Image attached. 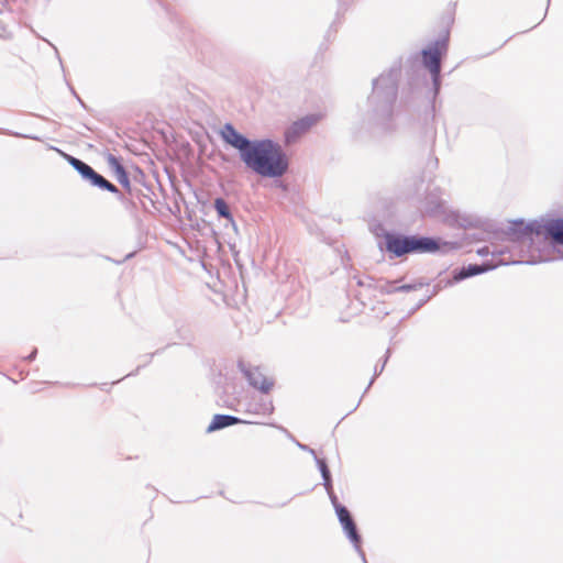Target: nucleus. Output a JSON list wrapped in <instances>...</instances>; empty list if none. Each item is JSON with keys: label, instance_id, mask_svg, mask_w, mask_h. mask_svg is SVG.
Returning a JSON list of instances; mask_svg holds the SVG:
<instances>
[{"label": "nucleus", "instance_id": "nucleus-1", "mask_svg": "<svg viewBox=\"0 0 563 563\" xmlns=\"http://www.w3.org/2000/svg\"><path fill=\"white\" fill-rule=\"evenodd\" d=\"M222 140L240 152L242 162L262 177L278 178L288 169V157L280 144L269 139L251 141L231 123L220 131Z\"/></svg>", "mask_w": 563, "mask_h": 563}, {"label": "nucleus", "instance_id": "nucleus-2", "mask_svg": "<svg viewBox=\"0 0 563 563\" xmlns=\"http://www.w3.org/2000/svg\"><path fill=\"white\" fill-rule=\"evenodd\" d=\"M398 70L389 69L373 82V91L368 97L372 118L385 130L393 129L394 103L397 97Z\"/></svg>", "mask_w": 563, "mask_h": 563}, {"label": "nucleus", "instance_id": "nucleus-3", "mask_svg": "<svg viewBox=\"0 0 563 563\" xmlns=\"http://www.w3.org/2000/svg\"><path fill=\"white\" fill-rule=\"evenodd\" d=\"M508 234L514 241L531 243L533 235H544L551 238L553 242L563 244V219L551 220L545 224L529 223L525 224L522 220L512 222Z\"/></svg>", "mask_w": 563, "mask_h": 563}, {"label": "nucleus", "instance_id": "nucleus-4", "mask_svg": "<svg viewBox=\"0 0 563 563\" xmlns=\"http://www.w3.org/2000/svg\"><path fill=\"white\" fill-rule=\"evenodd\" d=\"M384 239L385 250L396 257L408 253H430L439 249L437 241L430 238L406 236L387 232Z\"/></svg>", "mask_w": 563, "mask_h": 563}, {"label": "nucleus", "instance_id": "nucleus-5", "mask_svg": "<svg viewBox=\"0 0 563 563\" xmlns=\"http://www.w3.org/2000/svg\"><path fill=\"white\" fill-rule=\"evenodd\" d=\"M63 156L66 161L81 175V177L87 180L91 186L98 187L100 189L110 191L112 194H118V188L108 181L103 176L98 174L91 166L84 163L82 161L63 153Z\"/></svg>", "mask_w": 563, "mask_h": 563}, {"label": "nucleus", "instance_id": "nucleus-6", "mask_svg": "<svg viewBox=\"0 0 563 563\" xmlns=\"http://www.w3.org/2000/svg\"><path fill=\"white\" fill-rule=\"evenodd\" d=\"M446 47V40L437 41L433 46L422 51V63L429 69L435 92L440 88L441 51Z\"/></svg>", "mask_w": 563, "mask_h": 563}, {"label": "nucleus", "instance_id": "nucleus-7", "mask_svg": "<svg viewBox=\"0 0 563 563\" xmlns=\"http://www.w3.org/2000/svg\"><path fill=\"white\" fill-rule=\"evenodd\" d=\"M335 512L338 515L339 521L342 525V528H343L346 537L354 544L355 550L361 554L363 561L366 562L365 554L362 551L361 545H360L361 537L357 533L355 522L353 521L350 511L344 506H338Z\"/></svg>", "mask_w": 563, "mask_h": 563}, {"label": "nucleus", "instance_id": "nucleus-8", "mask_svg": "<svg viewBox=\"0 0 563 563\" xmlns=\"http://www.w3.org/2000/svg\"><path fill=\"white\" fill-rule=\"evenodd\" d=\"M239 368L246 377L249 384L267 394L274 386V380L268 378L260 367H246L243 363L239 364Z\"/></svg>", "mask_w": 563, "mask_h": 563}, {"label": "nucleus", "instance_id": "nucleus-9", "mask_svg": "<svg viewBox=\"0 0 563 563\" xmlns=\"http://www.w3.org/2000/svg\"><path fill=\"white\" fill-rule=\"evenodd\" d=\"M510 263L517 264V263H520V261H517V260L510 261V260H506V258H500L498 261V263L494 264V265L470 264L468 266L463 267L457 273H455L454 280L460 282V280L465 279L467 277H472V276L482 274L484 272H487V271L496 267L498 264L507 265V264H510Z\"/></svg>", "mask_w": 563, "mask_h": 563}, {"label": "nucleus", "instance_id": "nucleus-10", "mask_svg": "<svg viewBox=\"0 0 563 563\" xmlns=\"http://www.w3.org/2000/svg\"><path fill=\"white\" fill-rule=\"evenodd\" d=\"M319 120L318 115L311 114L292 123V125L286 132L287 142H291L306 133L313 124Z\"/></svg>", "mask_w": 563, "mask_h": 563}, {"label": "nucleus", "instance_id": "nucleus-11", "mask_svg": "<svg viewBox=\"0 0 563 563\" xmlns=\"http://www.w3.org/2000/svg\"><path fill=\"white\" fill-rule=\"evenodd\" d=\"M106 161H107V164H108L109 168L113 172V174L115 176V179L124 188L130 190L131 189L130 178H129V175H128L126 170L122 166L120 159L117 156L112 155V154H108Z\"/></svg>", "mask_w": 563, "mask_h": 563}, {"label": "nucleus", "instance_id": "nucleus-12", "mask_svg": "<svg viewBox=\"0 0 563 563\" xmlns=\"http://www.w3.org/2000/svg\"><path fill=\"white\" fill-rule=\"evenodd\" d=\"M243 422L241 419L230 416V415H216L208 426L207 431L212 432L216 430L223 429L225 427H230L236 423Z\"/></svg>", "mask_w": 563, "mask_h": 563}, {"label": "nucleus", "instance_id": "nucleus-13", "mask_svg": "<svg viewBox=\"0 0 563 563\" xmlns=\"http://www.w3.org/2000/svg\"><path fill=\"white\" fill-rule=\"evenodd\" d=\"M246 410L255 415L267 416L273 412L274 406L269 400H261L260 402L249 404Z\"/></svg>", "mask_w": 563, "mask_h": 563}, {"label": "nucleus", "instance_id": "nucleus-14", "mask_svg": "<svg viewBox=\"0 0 563 563\" xmlns=\"http://www.w3.org/2000/svg\"><path fill=\"white\" fill-rule=\"evenodd\" d=\"M314 460H316L319 471L321 473V476L323 479V485L327 490H330L332 487V483H331V475H330L328 465L323 459H319L318 456H316Z\"/></svg>", "mask_w": 563, "mask_h": 563}, {"label": "nucleus", "instance_id": "nucleus-15", "mask_svg": "<svg viewBox=\"0 0 563 563\" xmlns=\"http://www.w3.org/2000/svg\"><path fill=\"white\" fill-rule=\"evenodd\" d=\"M214 209H216L217 213L219 214V217L225 218L229 221L233 222L232 213H231L230 208L224 199L217 198L214 200Z\"/></svg>", "mask_w": 563, "mask_h": 563}, {"label": "nucleus", "instance_id": "nucleus-16", "mask_svg": "<svg viewBox=\"0 0 563 563\" xmlns=\"http://www.w3.org/2000/svg\"><path fill=\"white\" fill-rule=\"evenodd\" d=\"M477 254L481 256H486L488 254H492L493 256H504L506 252L504 250L495 249L490 251L489 246H484L477 250Z\"/></svg>", "mask_w": 563, "mask_h": 563}, {"label": "nucleus", "instance_id": "nucleus-17", "mask_svg": "<svg viewBox=\"0 0 563 563\" xmlns=\"http://www.w3.org/2000/svg\"><path fill=\"white\" fill-rule=\"evenodd\" d=\"M380 291L384 294L397 292V286H395V283H386L380 287Z\"/></svg>", "mask_w": 563, "mask_h": 563}, {"label": "nucleus", "instance_id": "nucleus-18", "mask_svg": "<svg viewBox=\"0 0 563 563\" xmlns=\"http://www.w3.org/2000/svg\"><path fill=\"white\" fill-rule=\"evenodd\" d=\"M416 288H417V286L412 285V284L401 285V286H397V292L398 291L408 292V291L415 290Z\"/></svg>", "mask_w": 563, "mask_h": 563}, {"label": "nucleus", "instance_id": "nucleus-19", "mask_svg": "<svg viewBox=\"0 0 563 563\" xmlns=\"http://www.w3.org/2000/svg\"><path fill=\"white\" fill-rule=\"evenodd\" d=\"M297 445H298V448H299L300 450L309 452L313 457H316V456H317L316 451H314L313 449L309 448L308 445H306V444H301V443H299V442H297Z\"/></svg>", "mask_w": 563, "mask_h": 563}, {"label": "nucleus", "instance_id": "nucleus-20", "mask_svg": "<svg viewBox=\"0 0 563 563\" xmlns=\"http://www.w3.org/2000/svg\"><path fill=\"white\" fill-rule=\"evenodd\" d=\"M327 492H328V494H329V496L331 498V501H332V504L334 506V509L336 510V507L338 506H342V505L338 501V497L333 494L332 488L330 490H327Z\"/></svg>", "mask_w": 563, "mask_h": 563}, {"label": "nucleus", "instance_id": "nucleus-21", "mask_svg": "<svg viewBox=\"0 0 563 563\" xmlns=\"http://www.w3.org/2000/svg\"><path fill=\"white\" fill-rule=\"evenodd\" d=\"M9 34H10V33H9L5 29H2V30L0 31V36H1V37L8 36Z\"/></svg>", "mask_w": 563, "mask_h": 563}, {"label": "nucleus", "instance_id": "nucleus-22", "mask_svg": "<svg viewBox=\"0 0 563 563\" xmlns=\"http://www.w3.org/2000/svg\"><path fill=\"white\" fill-rule=\"evenodd\" d=\"M384 366H385V363L380 366L379 371H378L377 368L375 369V375H374V377H375V376H377L378 374H380V373L383 372Z\"/></svg>", "mask_w": 563, "mask_h": 563}, {"label": "nucleus", "instance_id": "nucleus-23", "mask_svg": "<svg viewBox=\"0 0 563 563\" xmlns=\"http://www.w3.org/2000/svg\"><path fill=\"white\" fill-rule=\"evenodd\" d=\"M35 355H36V350H34V351H33V352L27 356V360H30V361L34 360Z\"/></svg>", "mask_w": 563, "mask_h": 563}, {"label": "nucleus", "instance_id": "nucleus-24", "mask_svg": "<svg viewBox=\"0 0 563 563\" xmlns=\"http://www.w3.org/2000/svg\"><path fill=\"white\" fill-rule=\"evenodd\" d=\"M48 44L54 48V51H55V53H56L57 57L59 58L57 47H55V46H54L52 43H49V42H48Z\"/></svg>", "mask_w": 563, "mask_h": 563}]
</instances>
